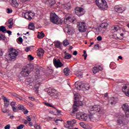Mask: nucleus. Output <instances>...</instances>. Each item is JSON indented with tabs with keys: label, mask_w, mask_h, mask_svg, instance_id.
I'll return each instance as SVG.
<instances>
[{
	"label": "nucleus",
	"mask_w": 129,
	"mask_h": 129,
	"mask_svg": "<svg viewBox=\"0 0 129 129\" xmlns=\"http://www.w3.org/2000/svg\"><path fill=\"white\" fill-rule=\"evenodd\" d=\"M74 97H75V101L74 103V105L73 106V112H75L76 111H78V107L79 106H82L83 105V103H82L81 101L79 100V94L74 93Z\"/></svg>",
	"instance_id": "1"
},
{
	"label": "nucleus",
	"mask_w": 129,
	"mask_h": 129,
	"mask_svg": "<svg viewBox=\"0 0 129 129\" xmlns=\"http://www.w3.org/2000/svg\"><path fill=\"white\" fill-rule=\"evenodd\" d=\"M67 123L68 124V125L67 126V127L68 128L73 129L72 126H71V125H72V121H67Z\"/></svg>",
	"instance_id": "30"
},
{
	"label": "nucleus",
	"mask_w": 129,
	"mask_h": 129,
	"mask_svg": "<svg viewBox=\"0 0 129 129\" xmlns=\"http://www.w3.org/2000/svg\"><path fill=\"white\" fill-rule=\"evenodd\" d=\"M122 108L123 110L125 112V111H127L129 110L128 109V105H127V104H124L122 106Z\"/></svg>",
	"instance_id": "26"
},
{
	"label": "nucleus",
	"mask_w": 129,
	"mask_h": 129,
	"mask_svg": "<svg viewBox=\"0 0 129 129\" xmlns=\"http://www.w3.org/2000/svg\"><path fill=\"white\" fill-rule=\"evenodd\" d=\"M75 13L77 16L81 17V16H83L85 14V11L84 9L81 7H77L75 9Z\"/></svg>",
	"instance_id": "11"
},
{
	"label": "nucleus",
	"mask_w": 129,
	"mask_h": 129,
	"mask_svg": "<svg viewBox=\"0 0 129 129\" xmlns=\"http://www.w3.org/2000/svg\"><path fill=\"white\" fill-rule=\"evenodd\" d=\"M76 75L78 77H81L82 76V74L79 71L76 72Z\"/></svg>",
	"instance_id": "40"
},
{
	"label": "nucleus",
	"mask_w": 129,
	"mask_h": 129,
	"mask_svg": "<svg viewBox=\"0 0 129 129\" xmlns=\"http://www.w3.org/2000/svg\"><path fill=\"white\" fill-rule=\"evenodd\" d=\"M28 29L32 31H33V30H35V25L34 24V23L29 24L28 25Z\"/></svg>",
	"instance_id": "28"
},
{
	"label": "nucleus",
	"mask_w": 129,
	"mask_h": 129,
	"mask_svg": "<svg viewBox=\"0 0 129 129\" xmlns=\"http://www.w3.org/2000/svg\"><path fill=\"white\" fill-rule=\"evenodd\" d=\"M107 26H108V24L107 23H103L101 24V28L102 29H106L107 28Z\"/></svg>",
	"instance_id": "34"
},
{
	"label": "nucleus",
	"mask_w": 129,
	"mask_h": 129,
	"mask_svg": "<svg viewBox=\"0 0 129 129\" xmlns=\"http://www.w3.org/2000/svg\"><path fill=\"white\" fill-rule=\"evenodd\" d=\"M18 108L19 110H23V109H24V106L23 105H19L18 106Z\"/></svg>",
	"instance_id": "41"
},
{
	"label": "nucleus",
	"mask_w": 129,
	"mask_h": 129,
	"mask_svg": "<svg viewBox=\"0 0 129 129\" xmlns=\"http://www.w3.org/2000/svg\"><path fill=\"white\" fill-rule=\"evenodd\" d=\"M44 37H45V34H44L43 32H39L37 35V38H38V39H43Z\"/></svg>",
	"instance_id": "32"
},
{
	"label": "nucleus",
	"mask_w": 129,
	"mask_h": 129,
	"mask_svg": "<svg viewBox=\"0 0 129 129\" xmlns=\"http://www.w3.org/2000/svg\"><path fill=\"white\" fill-rule=\"evenodd\" d=\"M50 22L52 24H55V25H61L63 23V20L59 19V17L56 13H51L50 15Z\"/></svg>",
	"instance_id": "2"
},
{
	"label": "nucleus",
	"mask_w": 129,
	"mask_h": 129,
	"mask_svg": "<svg viewBox=\"0 0 129 129\" xmlns=\"http://www.w3.org/2000/svg\"><path fill=\"white\" fill-rule=\"evenodd\" d=\"M35 16V13L32 12H26L24 14V17L27 20H32V17Z\"/></svg>",
	"instance_id": "16"
},
{
	"label": "nucleus",
	"mask_w": 129,
	"mask_h": 129,
	"mask_svg": "<svg viewBox=\"0 0 129 129\" xmlns=\"http://www.w3.org/2000/svg\"><path fill=\"white\" fill-rule=\"evenodd\" d=\"M19 55V52L17 50L11 48L10 49V51L9 53L8 57L10 58L11 61H15L17 59V56Z\"/></svg>",
	"instance_id": "5"
},
{
	"label": "nucleus",
	"mask_w": 129,
	"mask_h": 129,
	"mask_svg": "<svg viewBox=\"0 0 129 129\" xmlns=\"http://www.w3.org/2000/svg\"><path fill=\"white\" fill-rule=\"evenodd\" d=\"M58 121H63V120L62 119H57L55 120L56 123H58Z\"/></svg>",
	"instance_id": "58"
},
{
	"label": "nucleus",
	"mask_w": 129,
	"mask_h": 129,
	"mask_svg": "<svg viewBox=\"0 0 129 129\" xmlns=\"http://www.w3.org/2000/svg\"><path fill=\"white\" fill-rule=\"evenodd\" d=\"M66 27V31H67V33L69 34V35H72V34L74 33V28L72 27V26L67 24Z\"/></svg>",
	"instance_id": "14"
},
{
	"label": "nucleus",
	"mask_w": 129,
	"mask_h": 129,
	"mask_svg": "<svg viewBox=\"0 0 129 129\" xmlns=\"http://www.w3.org/2000/svg\"><path fill=\"white\" fill-rule=\"evenodd\" d=\"M125 114L126 117H128V116H129V110L126 111L125 112Z\"/></svg>",
	"instance_id": "54"
},
{
	"label": "nucleus",
	"mask_w": 129,
	"mask_h": 129,
	"mask_svg": "<svg viewBox=\"0 0 129 129\" xmlns=\"http://www.w3.org/2000/svg\"><path fill=\"white\" fill-rule=\"evenodd\" d=\"M62 44L63 45V46H68V45H69V41H68V39H66L65 40H63V41L62 42Z\"/></svg>",
	"instance_id": "36"
},
{
	"label": "nucleus",
	"mask_w": 129,
	"mask_h": 129,
	"mask_svg": "<svg viewBox=\"0 0 129 129\" xmlns=\"http://www.w3.org/2000/svg\"><path fill=\"white\" fill-rule=\"evenodd\" d=\"M115 11L118 14H122V12L125 11V8L117 6L115 7Z\"/></svg>",
	"instance_id": "15"
},
{
	"label": "nucleus",
	"mask_w": 129,
	"mask_h": 129,
	"mask_svg": "<svg viewBox=\"0 0 129 129\" xmlns=\"http://www.w3.org/2000/svg\"><path fill=\"white\" fill-rule=\"evenodd\" d=\"M16 103H17V102H16V101H12L10 103V104L13 108V111H14V112H17V107H16Z\"/></svg>",
	"instance_id": "20"
},
{
	"label": "nucleus",
	"mask_w": 129,
	"mask_h": 129,
	"mask_svg": "<svg viewBox=\"0 0 129 129\" xmlns=\"http://www.w3.org/2000/svg\"><path fill=\"white\" fill-rule=\"evenodd\" d=\"M11 128V125L8 124L5 126V129H10Z\"/></svg>",
	"instance_id": "52"
},
{
	"label": "nucleus",
	"mask_w": 129,
	"mask_h": 129,
	"mask_svg": "<svg viewBox=\"0 0 129 129\" xmlns=\"http://www.w3.org/2000/svg\"><path fill=\"white\" fill-rule=\"evenodd\" d=\"M48 3L49 7H53L55 5V0H47Z\"/></svg>",
	"instance_id": "27"
},
{
	"label": "nucleus",
	"mask_w": 129,
	"mask_h": 129,
	"mask_svg": "<svg viewBox=\"0 0 129 129\" xmlns=\"http://www.w3.org/2000/svg\"><path fill=\"white\" fill-rule=\"evenodd\" d=\"M74 21H75V18H74L72 15L70 14H67L66 15L64 22L65 24H66V25H67L68 23H73Z\"/></svg>",
	"instance_id": "7"
},
{
	"label": "nucleus",
	"mask_w": 129,
	"mask_h": 129,
	"mask_svg": "<svg viewBox=\"0 0 129 129\" xmlns=\"http://www.w3.org/2000/svg\"><path fill=\"white\" fill-rule=\"evenodd\" d=\"M75 85L77 89H79V90L83 89V84H82V82L79 81L76 82L75 83Z\"/></svg>",
	"instance_id": "17"
},
{
	"label": "nucleus",
	"mask_w": 129,
	"mask_h": 129,
	"mask_svg": "<svg viewBox=\"0 0 129 129\" xmlns=\"http://www.w3.org/2000/svg\"><path fill=\"white\" fill-rule=\"evenodd\" d=\"M101 70H102V68H101V67H99V68L94 67L93 72L94 74H96L98 71H101Z\"/></svg>",
	"instance_id": "23"
},
{
	"label": "nucleus",
	"mask_w": 129,
	"mask_h": 129,
	"mask_svg": "<svg viewBox=\"0 0 129 129\" xmlns=\"http://www.w3.org/2000/svg\"><path fill=\"white\" fill-rule=\"evenodd\" d=\"M71 121H72V124H74L76 123V120H75V119H73Z\"/></svg>",
	"instance_id": "59"
},
{
	"label": "nucleus",
	"mask_w": 129,
	"mask_h": 129,
	"mask_svg": "<svg viewBox=\"0 0 129 129\" xmlns=\"http://www.w3.org/2000/svg\"><path fill=\"white\" fill-rule=\"evenodd\" d=\"M7 14H12L13 13V10L10 9L9 8L7 9Z\"/></svg>",
	"instance_id": "47"
},
{
	"label": "nucleus",
	"mask_w": 129,
	"mask_h": 129,
	"mask_svg": "<svg viewBox=\"0 0 129 129\" xmlns=\"http://www.w3.org/2000/svg\"><path fill=\"white\" fill-rule=\"evenodd\" d=\"M53 63L55 68H61V67H63L64 66V64L61 63V61L59 58H54L53 60Z\"/></svg>",
	"instance_id": "9"
},
{
	"label": "nucleus",
	"mask_w": 129,
	"mask_h": 129,
	"mask_svg": "<svg viewBox=\"0 0 129 129\" xmlns=\"http://www.w3.org/2000/svg\"><path fill=\"white\" fill-rule=\"evenodd\" d=\"M78 26L79 31V32H81V33L86 32V30H87V26H86V25L84 22H80Z\"/></svg>",
	"instance_id": "10"
},
{
	"label": "nucleus",
	"mask_w": 129,
	"mask_h": 129,
	"mask_svg": "<svg viewBox=\"0 0 129 129\" xmlns=\"http://www.w3.org/2000/svg\"><path fill=\"white\" fill-rule=\"evenodd\" d=\"M55 46L57 48H58L60 49V48H61V42L59 41L56 42L55 44Z\"/></svg>",
	"instance_id": "38"
},
{
	"label": "nucleus",
	"mask_w": 129,
	"mask_h": 129,
	"mask_svg": "<svg viewBox=\"0 0 129 129\" xmlns=\"http://www.w3.org/2000/svg\"><path fill=\"white\" fill-rule=\"evenodd\" d=\"M64 7L66 10H70V8H71V4L68 3L64 5Z\"/></svg>",
	"instance_id": "31"
},
{
	"label": "nucleus",
	"mask_w": 129,
	"mask_h": 129,
	"mask_svg": "<svg viewBox=\"0 0 129 129\" xmlns=\"http://www.w3.org/2000/svg\"><path fill=\"white\" fill-rule=\"evenodd\" d=\"M97 41H101L102 40V37L100 36H99L97 37Z\"/></svg>",
	"instance_id": "53"
},
{
	"label": "nucleus",
	"mask_w": 129,
	"mask_h": 129,
	"mask_svg": "<svg viewBox=\"0 0 129 129\" xmlns=\"http://www.w3.org/2000/svg\"><path fill=\"white\" fill-rule=\"evenodd\" d=\"M122 91L125 94L126 96L129 97V84L123 85L122 88Z\"/></svg>",
	"instance_id": "13"
},
{
	"label": "nucleus",
	"mask_w": 129,
	"mask_h": 129,
	"mask_svg": "<svg viewBox=\"0 0 129 129\" xmlns=\"http://www.w3.org/2000/svg\"><path fill=\"white\" fill-rule=\"evenodd\" d=\"M17 99H19V100H22L23 99V98L19 95L17 97Z\"/></svg>",
	"instance_id": "61"
},
{
	"label": "nucleus",
	"mask_w": 129,
	"mask_h": 129,
	"mask_svg": "<svg viewBox=\"0 0 129 129\" xmlns=\"http://www.w3.org/2000/svg\"><path fill=\"white\" fill-rule=\"evenodd\" d=\"M26 52H29L31 51V46L27 47L25 48Z\"/></svg>",
	"instance_id": "45"
},
{
	"label": "nucleus",
	"mask_w": 129,
	"mask_h": 129,
	"mask_svg": "<svg viewBox=\"0 0 129 129\" xmlns=\"http://www.w3.org/2000/svg\"><path fill=\"white\" fill-rule=\"evenodd\" d=\"M40 85H41V82H38V81H37V82H36L35 88H36V89H39V87H40Z\"/></svg>",
	"instance_id": "37"
},
{
	"label": "nucleus",
	"mask_w": 129,
	"mask_h": 129,
	"mask_svg": "<svg viewBox=\"0 0 129 129\" xmlns=\"http://www.w3.org/2000/svg\"><path fill=\"white\" fill-rule=\"evenodd\" d=\"M0 31L2 33H7V28H6V27L2 26L0 27Z\"/></svg>",
	"instance_id": "33"
},
{
	"label": "nucleus",
	"mask_w": 129,
	"mask_h": 129,
	"mask_svg": "<svg viewBox=\"0 0 129 129\" xmlns=\"http://www.w3.org/2000/svg\"><path fill=\"white\" fill-rule=\"evenodd\" d=\"M34 128H35V129H40V125H39L38 124H35L34 125Z\"/></svg>",
	"instance_id": "49"
},
{
	"label": "nucleus",
	"mask_w": 129,
	"mask_h": 129,
	"mask_svg": "<svg viewBox=\"0 0 129 129\" xmlns=\"http://www.w3.org/2000/svg\"><path fill=\"white\" fill-rule=\"evenodd\" d=\"M2 111L3 112H4V113H6V112H8V110H7V109H5V108H3L2 109Z\"/></svg>",
	"instance_id": "57"
},
{
	"label": "nucleus",
	"mask_w": 129,
	"mask_h": 129,
	"mask_svg": "<svg viewBox=\"0 0 129 129\" xmlns=\"http://www.w3.org/2000/svg\"><path fill=\"white\" fill-rule=\"evenodd\" d=\"M90 89V86L88 84H83V90H88Z\"/></svg>",
	"instance_id": "24"
},
{
	"label": "nucleus",
	"mask_w": 129,
	"mask_h": 129,
	"mask_svg": "<svg viewBox=\"0 0 129 129\" xmlns=\"http://www.w3.org/2000/svg\"><path fill=\"white\" fill-rule=\"evenodd\" d=\"M71 54H69L68 53H66L64 55V59H71Z\"/></svg>",
	"instance_id": "39"
},
{
	"label": "nucleus",
	"mask_w": 129,
	"mask_h": 129,
	"mask_svg": "<svg viewBox=\"0 0 129 129\" xmlns=\"http://www.w3.org/2000/svg\"><path fill=\"white\" fill-rule=\"evenodd\" d=\"M9 24H10V25H9V28L10 29H12V28L13 27V25H14V21H13V20L10 19L9 20Z\"/></svg>",
	"instance_id": "35"
},
{
	"label": "nucleus",
	"mask_w": 129,
	"mask_h": 129,
	"mask_svg": "<svg viewBox=\"0 0 129 129\" xmlns=\"http://www.w3.org/2000/svg\"><path fill=\"white\" fill-rule=\"evenodd\" d=\"M96 4L98 8L102 11L107 10V8L108 7L107 3L105 0H96Z\"/></svg>",
	"instance_id": "4"
},
{
	"label": "nucleus",
	"mask_w": 129,
	"mask_h": 129,
	"mask_svg": "<svg viewBox=\"0 0 129 129\" xmlns=\"http://www.w3.org/2000/svg\"><path fill=\"white\" fill-rule=\"evenodd\" d=\"M76 117L78 119H83L85 121L88 119V114L86 113H82L81 112H78L76 114Z\"/></svg>",
	"instance_id": "8"
},
{
	"label": "nucleus",
	"mask_w": 129,
	"mask_h": 129,
	"mask_svg": "<svg viewBox=\"0 0 129 129\" xmlns=\"http://www.w3.org/2000/svg\"><path fill=\"white\" fill-rule=\"evenodd\" d=\"M3 39H5V36L2 34L0 33V40H3Z\"/></svg>",
	"instance_id": "55"
},
{
	"label": "nucleus",
	"mask_w": 129,
	"mask_h": 129,
	"mask_svg": "<svg viewBox=\"0 0 129 129\" xmlns=\"http://www.w3.org/2000/svg\"><path fill=\"white\" fill-rule=\"evenodd\" d=\"M89 118H90V119L91 120H93V115H90V116H89Z\"/></svg>",
	"instance_id": "62"
},
{
	"label": "nucleus",
	"mask_w": 129,
	"mask_h": 129,
	"mask_svg": "<svg viewBox=\"0 0 129 129\" xmlns=\"http://www.w3.org/2000/svg\"><path fill=\"white\" fill-rule=\"evenodd\" d=\"M44 49L42 48H39L37 50V55L39 57H41V56H43L44 55Z\"/></svg>",
	"instance_id": "22"
},
{
	"label": "nucleus",
	"mask_w": 129,
	"mask_h": 129,
	"mask_svg": "<svg viewBox=\"0 0 129 129\" xmlns=\"http://www.w3.org/2000/svg\"><path fill=\"white\" fill-rule=\"evenodd\" d=\"M124 34H125V32H124V31H120V33H119L120 36H121V37H123V35H124Z\"/></svg>",
	"instance_id": "48"
},
{
	"label": "nucleus",
	"mask_w": 129,
	"mask_h": 129,
	"mask_svg": "<svg viewBox=\"0 0 129 129\" xmlns=\"http://www.w3.org/2000/svg\"><path fill=\"white\" fill-rule=\"evenodd\" d=\"M28 98L32 101H35V98H34V97H29Z\"/></svg>",
	"instance_id": "56"
},
{
	"label": "nucleus",
	"mask_w": 129,
	"mask_h": 129,
	"mask_svg": "<svg viewBox=\"0 0 129 129\" xmlns=\"http://www.w3.org/2000/svg\"><path fill=\"white\" fill-rule=\"evenodd\" d=\"M54 111H56V114H55V115H58V114H59V113H61V110H58L56 108H54Z\"/></svg>",
	"instance_id": "42"
},
{
	"label": "nucleus",
	"mask_w": 129,
	"mask_h": 129,
	"mask_svg": "<svg viewBox=\"0 0 129 129\" xmlns=\"http://www.w3.org/2000/svg\"><path fill=\"white\" fill-rule=\"evenodd\" d=\"M25 126V125L24 124H20L19 126L17 127V129H22L24 128V127Z\"/></svg>",
	"instance_id": "44"
},
{
	"label": "nucleus",
	"mask_w": 129,
	"mask_h": 129,
	"mask_svg": "<svg viewBox=\"0 0 129 129\" xmlns=\"http://www.w3.org/2000/svg\"><path fill=\"white\" fill-rule=\"evenodd\" d=\"M112 29L113 30V31H114V32H123V29L120 28V27H119V26H118V25H115L114 26H113L112 27Z\"/></svg>",
	"instance_id": "19"
},
{
	"label": "nucleus",
	"mask_w": 129,
	"mask_h": 129,
	"mask_svg": "<svg viewBox=\"0 0 129 129\" xmlns=\"http://www.w3.org/2000/svg\"><path fill=\"white\" fill-rule=\"evenodd\" d=\"M3 100L4 101L5 106L8 107L10 105V100L8 99L6 97H3Z\"/></svg>",
	"instance_id": "21"
},
{
	"label": "nucleus",
	"mask_w": 129,
	"mask_h": 129,
	"mask_svg": "<svg viewBox=\"0 0 129 129\" xmlns=\"http://www.w3.org/2000/svg\"><path fill=\"white\" fill-rule=\"evenodd\" d=\"M89 109L91 111H94V112H99L101 110V107L99 105H95L94 106H90Z\"/></svg>",
	"instance_id": "12"
},
{
	"label": "nucleus",
	"mask_w": 129,
	"mask_h": 129,
	"mask_svg": "<svg viewBox=\"0 0 129 129\" xmlns=\"http://www.w3.org/2000/svg\"><path fill=\"white\" fill-rule=\"evenodd\" d=\"M47 92L48 94L50 95V96H52L53 98H55L56 99H58V98L61 97V93L56 92L54 89L48 90Z\"/></svg>",
	"instance_id": "6"
},
{
	"label": "nucleus",
	"mask_w": 129,
	"mask_h": 129,
	"mask_svg": "<svg viewBox=\"0 0 129 129\" xmlns=\"http://www.w3.org/2000/svg\"><path fill=\"white\" fill-rule=\"evenodd\" d=\"M21 3H22L23 4L27 3L28 2V0H20Z\"/></svg>",
	"instance_id": "60"
},
{
	"label": "nucleus",
	"mask_w": 129,
	"mask_h": 129,
	"mask_svg": "<svg viewBox=\"0 0 129 129\" xmlns=\"http://www.w3.org/2000/svg\"><path fill=\"white\" fill-rule=\"evenodd\" d=\"M42 75H41V73H40V71L39 70H36V72L34 75V80H37L38 79H40V78L41 77Z\"/></svg>",
	"instance_id": "18"
},
{
	"label": "nucleus",
	"mask_w": 129,
	"mask_h": 129,
	"mask_svg": "<svg viewBox=\"0 0 129 129\" xmlns=\"http://www.w3.org/2000/svg\"><path fill=\"white\" fill-rule=\"evenodd\" d=\"M84 54L83 55V56H85L84 59L85 60H86V58H87V53H86V51H84Z\"/></svg>",
	"instance_id": "46"
},
{
	"label": "nucleus",
	"mask_w": 129,
	"mask_h": 129,
	"mask_svg": "<svg viewBox=\"0 0 129 129\" xmlns=\"http://www.w3.org/2000/svg\"><path fill=\"white\" fill-rule=\"evenodd\" d=\"M10 4H12L15 7H18L19 6V4H18V2H17V0H10L9 1Z\"/></svg>",
	"instance_id": "29"
},
{
	"label": "nucleus",
	"mask_w": 129,
	"mask_h": 129,
	"mask_svg": "<svg viewBox=\"0 0 129 129\" xmlns=\"http://www.w3.org/2000/svg\"><path fill=\"white\" fill-rule=\"evenodd\" d=\"M18 41L20 42V43H21L22 44V43H23V38L22 37H19L18 38Z\"/></svg>",
	"instance_id": "50"
},
{
	"label": "nucleus",
	"mask_w": 129,
	"mask_h": 129,
	"mask_svg": "<svg viewBox=\"0 0 129 129\" xmlns=\"http://www.w3.org/2000/svg\"><path fill=\"white\" fill-rule=\"evenodd\" d=\"M28 59L29 60H33L34 59V57H33L32 55L30 54L28 55Z\"/></svg>",
	"instance_id": "51"
},
{
	"label": "nucleus",
	"mask_w": 129,
	"mask_h": 129,
	"mask_svg": "<svg viewBox=\"0 0 129 129\" xmlns=\"http://www.w3.org/2000/svg\"><path fill=\"white\" fill-rule=\"evenodd\" d=\"M33 70V65L27 64V66L23 68L22 71L21 72V75L24 77H27L32 72Z\"/></svg>",
	"instance_id": "3"
},
{
	"label": "nucleus",
	"mask_w": 129,
	"mask_h": 129,
	"mask_svg": "<svg viewBox=\"0 0 129 129\" xmlns=\"http://www.w3.org/2000/svg\"><path fill=\"white\" fill-rule=\"evenodd\" d=\"M43 103L45 105H46V106H49V107H54V106H53L52 105L49 104V103L44 102Z\"/></svg>",
	"instance_id": "43"
},
{
	"label": "nucleus",
	"mask_w": 129,
	"mask_h": 129,
	"mask_svg": "<svg viewBox=\"0 0 129 129\" xmlns=\"http://www.w3.org/2000/svg\"><path fill=\"white\" fill-rule=\"evenodd\" d=\"M73 55H74L75 56H76V55H77V51H74Z\"/></svg>",
	"instance_id": "64"
},
{
	"label": "nucleus",
	"mask_w": 129,
	"mask_h": 129,
	"mask_svg": "<svg viewBox=\"0 0 129 129\" xmlns=\"http://www.w3.org/2000/svg\"><path fill=\"white\" fill-rule=\"evenodd\" d=\"M63 73L66 76H68L70 74V69L68 68H66L63 70Z\"/></svg>",
	"instance_id": "25"
},
{
	"label": "nucleus",
	"mask_w": 129,
	"mask_h": 129,
	"mask_svg": "<svg viewBox=\"0 0 129 129\" xmlns=\"http://www.w3.org/2000/svg\"><path fill=\"white\" fill-rule=\"evenodd\" d=\"M7 33L9 34V35H12V31L10 30L6 31Z\"/></svg>",
	"instance_id": "63"
}]
</instances>
